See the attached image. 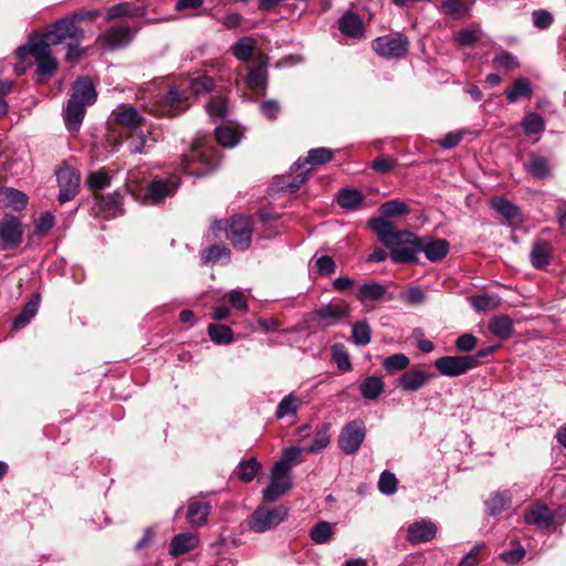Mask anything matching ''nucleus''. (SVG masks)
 Segmentation results:
<instances>
[{
	"mask_svg": "<svg viewBox=\"0 0 566 566\" xmlns=\"http://www.w3.org/2000/svg\"><path fill=\"white\" fill-rule=\"evenodd\" d=\"M98 206L106 211L118 209L123 203V196L118 191H114L106 196L99 195L95 197Z\"/></svg>",
	"mask_w": 566,
	"mask_h": 566,
	"instance_id": "obj_55",
	"label": "nucleus"
},
{
	"mask_svg": "<svg viewBox=\"0 0 566 566\" xmlns=\"http://www.w3.org/2000/svg\"><path fill=\"white\" fill-rule=\"evenodd\" d=\"M409 358L401 353L390 355L382 360V367L388 373H396L406 369L409 366Z\"/></svg>",
	"mask_w": 566,
	"mask_h": 566,
	"instance_id": "obj_53",
	"label": "nucleus"
},
{
	"mask_svg": "<svg viewBox=\"0 0 566 566\" xmlns=\"http://www.w3.org/2000/svg\"><path fill=\"white\" fill-rule=\"evenodd\" d=\"M525 556V549L522 545L516 544L513 548L504 551L500 554L503 562L510 565H515Z\"/></svg>",
	"mask_w": 566,
	"mask_h": 566,
	"instance_id": "obj_62",
	"label": "nucleus"
},
{
	"mask_svg": "<svg viewBox=\"0 0 566 566\" xmlns=\"http://www.w3.org/2000/svg\"><path fill=\"white\" fill-rule=\"evenodd\" d=\"M527 524L536 525L539 528H547L554 521L553 512L544 504H536L524 513Z\"/></svg>",
	"mask_w": 566,
	"mask_h": 566,
	"instance_id": "obj_23",
	"label": "nucleus"
},
{
	"mask_svg": "<svg viewBox=\"0 0 566 566\" xmlns=\"http://www.w3.org/2000/svg\"><path fill=\"white\" fill-rule=\"evenodd\" d=\"M256 46V41L252 36L240 38L231 48L232 54L242 62H248Z\"/></svg>",
	"mask_w": 566,
	"mask_h": 566,
	"instance_id": "obj_36",
	"label": "nucleus"
},
{
	"mask_svg": "<svg viewBox=\"0 0 566 566\" xmlns=\"http://www.w3.org/2000/svg\"><path fill=\"white\" fill-rule=\"evenodd\" d=\"M40 306V297L34 296L30 300L21 311V313L13 319L12 329L19 331L30 324L31 319L36 315Z\"/></svg>",
	"mask_w": 566,
	"mask_h": 566,
	"instance_id": "obj_34",
	"label": "nucleus"
},
{
	"mask_svg": "<svg viewBox=\"0 0 566 566\" xmlns=\"http://www.w3.org/2000/svg\"><path fill=\"white\" fill-rule=\"evenodd\" d=\"M401 298L407 304L418 305L424 302L426 293L420 286H415L403 292Z\"/></svg>",
	"mask_w": 566,
	"mask_h": 566,
	"instance_id": "obj_64",
	"label": "nucleus"
},
{
	"mask_svg": "<svg viewBox=\"0 0 566 566\" xmlns=\"http://www.w3.org/2000/svg\"><path fill=\"white\" fill-rule=\"evenodd\" d=\"M261 470V463L255 458L243 460L239 463L235 475L242 482H251Z\"/></svg>",
	"mask_w": 566,
	"mask_h": 566,
	"instance_id": "obj_39",
	"label": "nucleus"
},
{
	"mask_svg": "<svg viewBox=\"0 0 566 566\" xmlns=\"http://www.w3.org/2000/svg\"><path fill=\"white\" fill-rule=\"evenodd\" d=\"M311 169L312 168L310 167L295 170L292 166L291 171L283 176L276 177L275 182L281 190L294 192L305 182Z\"/></svg>",
	"mask_w": 566,
	"mask_h": 566,
	"instance_id": "obj_22",
	"label": "nucleus"
},
{
	"mask_svg": "<svg viewBox=\"0 0 566 566\" xmlns=\"http://www.w3.org/2000/svg\"><path fill=\"white\" fill-rule=\"evenodd\" d=\"M302 449L298 447H290L282 451L281 458L274 464H282V470L286 469L292 473V468L301 462Z\"/></svg>",
	"mask_w": 566,
	"mask_h": 566,
	"instance_id": "obj_48",
	"label": "nucleus"
},
{
	"mask_svg": "<svg viewBox=\"0 0 566 566\" xmlns=\"http://www.w3.org/2000/svg\"><path fill=\"white\" fill-rule=\"evenodd\" d=\"M334 151L326 147L311 149L305 158H298L293 164V169L307 168L306 165L318 166L324 165L333 159Z\"/></svg>",
	"mask_w": 566,
	"mask_h": 566,
	"instance_id": "obj_25",
	"label": "nucleus"
},
{
	"mask_svg": "<svg viewBox=\"0 0 566 566\" xmlns=\"http://www.w3.org/2000/svg\"><path fill=\"white\" fill-rule=\"evenodd\" d=\"M56 178L60 187L57 197L60 203L71 201L78 190L81 180L78 171L65 165L56 170Z\"/></svg>",
	"mask_w": 566,
	"mask_h": 566,
	"instance_id": "obj_13",
	"label": "nucleus"
},
{
	"mask_svg": "<svg viewBox=\"0 0 566 566\" xmlns=\"http://www.w3.org/2000/svg\"><path fill=\"white\" fill-rule=\"evenodd\" d=\"M97 94L88 77L78 78L73 85V94L63 112L65 127L69 132H77L85 116L86 105L96 101Z\"/></svg>",
	"mask_w": 566,
	"mask_h": 566,
	"instance_id": "obj_3",
	"label": "nucleus"
},
{
	"mask_svg": "<svg viewBox=\"0 0 566 566\" xmlns=\"http://www.w3.org/2000/svg\"><path fill=\"white\" fill-rule=\"evenodd\" d=\"M289 510L285 506H259L251 514L248 524L255 533H264L279 526L287 516Z\"/></svg>",
	"mask_w": 566,
	"mask_h": 566,
	"instance_id": "obj_5",
	"label": "nucleus"
},
{
	"mask_svg": "<svg viewBox=\"0 0 566 566\" xmlns=\"http://www.w3.org/2000/svg\"><path fill=\"white\" fill-rule=\"evenodd\" d=\"M431 377L424 369H411L399 377L398 384L403 391L412 392L424 387Z\"/></svg>",
	"mask_w": 566,
	"mask_h": 566,
	"instance_id": "obj_18",
	"label": "nucleus"
},
{
	"mask_svg": "<svg viewBox=\"0 0 566 566\" xmlns=\"http://www.w3.org/2000/svg\"><path fill=\"white\" fill-rule=\"evenodd\" d=\"M387 294V286L376 281L361 284L356 291V297L361 303L382 300Z\"/></svg>",
	"mask_w": 566,
	"mask_h": 566,
	"instance_id": "obj_30",
	"label": "nucleus"
},
{
	"mask_svg": "<svg viewBox=\"0 0 566 566\" xmlns=\"http://www.w3.org/2000/svg\"><path fill=\"white\" fill-rule=\"evenodd\" d=\"M488 328L495 337L506 340L514 333V323L507 315H496L490 319Z\"/></svg>",
	"mask_w": 566,
	"mask_h": 566,
	"instance_id": "obj_28",
	"label": "nucleus"
},
{
	"mask_svg": "<svg viewBox=\"0 0 566 566\" xmlns=\"http://www.w3.org/2000/svg\"><path fill=\"white\" fill-rule=\"evenodd\" d=\"M214 87V81L212 77L207 75H201L198 77H195L190 82V90L193 94L200 95L209 93Z\"/></svg>",
	"mask_w": 566,
	"mask_h": 566,
	"instance_id": "obj_57",
	"label": "nucleus"
},
{
	"mask_svg": "<svg viewBox=\"0 0 566 566\" xmlns=\"http://www.w3.org/2000/svg\"><path fill=\"white\" fill-rule=\"evenodd\" d=\"M206 109L212 119H214V120L223 119L228 113L227 99L221 96L212 97L207 103Z\"/></svg>",
	"mask_w": 566,
	"mask_h": 566,
	"instance_id": "obj_50",
	"label": "nucleus"
},
{
	"mask_svg": "<svg viewBox=\"0 0 566 566\" xmlns=\"http://www.w3.org/2000/svg\"><path fill=\"white\" fill-rule=\"evenodd\" d=\"M525 170L536 179H546L551 176V166L543 156H533L531 160L524 164Z\"/></svg>",
	"mask_w": 566,
	"mask_h": 566,
	"instance_id": "obj_37",
	"label": "nucleus"
},
{
	"mask_svg": "<svg viewBox=\"0 0 566 566\" xmlns=\"http://www.w3.org/2000/svg\"><path fill=\"white\" fill-rule=\"evenodd\" d=\"M511 494L509 491H500L493 493L486 501L490 514L495 515L504 511L511 504Z\"/></svg>",
	"mask_w": 566,
	"mask_h": 566,
	"instance_id": "obj_40",
	"label": "nucleus"
},
{
	"mask_svg": "<svg viewBox=\"0 0 566 566\" xmlns=\"http://www.w3.org/2000/svg\"><path fill=\"white\" fill-rule=\"evenodd\" d=\"M385 382L380 377L369 376L359 385V392L366 400H377L384 392Z\"/></svg>",
	"mask_w": 566,
	"mask_h": 566,
	"instance_id": "obj_31",
	"label": "nucleus"
},
{
	"mask_svg": "<svg viewBox=\"0 0 566 566\" xmlns=\"http://www.w3.org/2000/svg\"><path fill=\"white\" fill-rule=\"evenodd\" d=\"M333 360L337 365V367L343 371H348L352 369V363L349 360V356L347 352L340 345L333 346L332 352Z\"/></svg>",
	"mask_w": 566,
	"mask_h": 566,
	"instance_id": "obj_59",
	"label": "nucleus"
},
{
	"mask_svg": "<svg viewBox=\"0 0 566 566\" xmlns=\"http://www.w3.org/2000/svg\"><path fill=\"white\" fill-rule=\"evenodd\" d=\"M32 56L36 63V75L50 77L57 70V62L52 55V48L44 43L34 44Z\"/></svg>",
	"mask_w": 566,
	"mask_h": 566,
	"instance_id": "obj_14",
	"label": "nucleus"
},
{
	"mask_svg": "<svg viewBox=\"0 0 566 566\" xmlns=\"http://www.w3.org/2000/svg\"><path fill=\"white\" fill-rule=\"evenodd\" d=\"M109 181L111 179L104 170L91 172L87 177V185L93 190H101L108 187Z\"/></svg>",
	"mask_w": 566,
	"mask_h": 566,
	"instance_id": "obj_60",
	"label": "nucleus"
},
{
	"mask_svg": "<svg viewBox=\"0 0 566 566\" xmlns=\"http://www.w3.org/2000/svg\"><path fill=\"white\" fill-rule=\"evenodd\" d=\"M230 250L224 245H212L206 249L202 253V260L205 262L217 263L222 259H229Z\"/></svg>",
	"mask_w": 566,
	"mask_h": 566,
	"instance_id": "obj_56",
	"label": "nucleus"
},
{
	"mask_svg": "<svg viewBox=\"0 0 566 566\" xmlns=\"http://www.w3.org/2000/svg\"><path fill=\"white\" fill-rule=\"evenodd\" d=\"M491 207L509 223H520L523 220L520 208L507 199L494 197Z\"/></svg>",
	"mask_w": 566,
	"mask_h": 566,
	"instance_id": "obj_26",
	"label": "nucleus"
},
{
	"mask_svg": "<svg viewBox=\"0 0 566 566\" xmlns=\"http://www.w3.org/2000/svg\"><path fill=\"white\" fill-rule=\"evenodd\" d=\"M333 534V525L329 522L321 521L311 528L310 537L315 544H325L332 538Z\"/></svg>",
	"mask_w": 566,
	"mask_h": 566,
	"instance_id": "obj_44",
	"label": "nucleus"
},
{
	"mask_svg": "<svg viewBox=\"0 0 566 566\" xmlns=\"http://www.w3.org/2000/svg\"><path fill=\"white\" fill-rule=\"evenodd\" d=\"M437 526L433 522L421 520L408 527L407 539L413 545L430 542L436 537Z\"/></svg>",
	"mask_w": 566,
	"mask_h": 566,
	"instance_id": "obj_17",
	"label": "nucleus"
},
{
	"mask_svg": "<svg viewBox=\"0 0 566 566\" xmlns=\"http://www.w3.org/2000/svg\"><path fill=\"white\" fill-rule=\"evenodd\" d=\"M338 28L342 34L353 39H359L364 34L363 20L353 11H348L342 15L338 21Z\"/></svg>",
	"mask_w": 566,
	"mask_h": 566,
	"instance_id": "obj_24",
	"label": "nucleus"
},
{
	"mask_svg": "<svg viewBox=\"0 0 566 566\" xmlns=\"http://www.w3.org/2000/svg\"><path fill=\"white\" fill-rule=\"evenodd\" d=\"M179 186V180L176 177L167 179H155L146 188L143 196V205H156L161 202L165 198L171 197Z\"/></svg>",
	"mask_w": 566,
	"mask_h": 566,
	"instance_id": "obj_11",
	"label": "nucleus"
},
{
	"mask_svg": "<svg viewBox=\"0 0 566 566\" xmlns=\"http://www.w3.org/2000/svg\"><path fill=\"white\" fill-rule=\"evenodd\" d=\"M214 135L217 142L223 147L232 148L240 142L239 133L228 126L216 127Z\"/></svg>",
	"mask_w": 566,
	"mask_h": 566,
	"instance_id": "obj_45",
	"label": "nucleus"
},
{
	"mask_svg": "<svg viewBox=\"0 0 566 566\" xmlns=\"http://www.w3.org/2000/svg\"><path fill=\"white\" fill-rule=\"evenodd\" d=\"M397 167V160L389 156H380L371 161V168L379 174H388Z\"/></svg>",
	"mask_w": 566,
	"mask_h": 566,
	"instance_id": "obj_61",
	"label": "nucleus"
},
{
	"mask_svg": "<svg viewBox=\"0 0 566 566\" xmlns=\"http://www.w3.org/2000/svg\"><path fill=\"white\" fill-rule=\"evenodd\" d=\"M39 38L42 43L52 48L67 40L81 42L84 38V30L74 23V19L67 17L54 22L50 30L43 34H39Z\"/></svg>",
	"mask_w": 566,
	"mask_h": 566,
	"instance_id": "obj_4",
	"label": "nucleus"
},
{
	"mask_svg": "<svg viewBox=\"0 0 566 566\" xmlns=\"http://www.w3.org/2000/svg\"><path fill=\"white\" fill-rule=\"evenodd\" d=\"M482 30L479 27L463 28L455 35L454 41L459 46H470L480 41Z\"/></svg>",
	"mask_w": 566,
	"mask_h": 566,
	"instance_id": "obj_49",
	"label": "nucleus"
},
{
	"mask_svg": "<svg viewBox=\"0 0 566 566\" xmlns=\"http://www.w3.org/2000/svg\"><path fill=\"white\" fill-rule=\"evenodd\" d=\"M195 160H199L207 165L213 166L210 161L209 155L206 153V150L202 149V146L200 143H195L191 148V154L182 157L181 167H182L184 172H187L189 175H195V176H201L202 172L188 171V164L190 161H195Z\"/></svg>",
	"mask_w": 566,
	"mask_h": 566,
	"instance_id": "obj_38",
	"label": "nucleus"
},
{
	"mask_svg": "<svg viewBox=\"0 0 566 566\" xmlns=\"http://www.w3.org/2000/svg\"><path fill=\"white\" fill-rule=\"evenodd\" d=\"M449 251V242L444 239L432 240L428 243L422 242L421 252H423L431 262L441 261Z\"/></svg>",
	"mask_w": 566,
	"mask_h": 566,
	"instance_id": "obj_35",
	"label": "nucleus"
},
{
	"mask_svg": "<svg viewBox=\"0 0 566 566\" xmlns=\"http://www.w3.org/2000/svg\"><path fill=\"white\" fill-rule=\"evenodd\" d=\"M442 10L449 17H455L461 13L469 14L470 12V9L459 0H444L442 2Z\"/></svg>",
	"mask_w": 566,
	"mask_h": 566,
	"instance_id": "obj_63",
	"label": "nucleus"
},
{
	"mask_svg": "<svg viewBox=\"0 0 566 566\" xmlns=\"http://www.w3.org/2000/svg\"><path fill=\"white\" fill-rule=\"evenodd\" d=\"M398 488V480L396 475L385 470L381 472L379 480H378V490L384 495H392L397 492Z\"/></svg>",
	"mask_w": 566,
	"mask_h": 566,
	"instance_id": "obj_54",
	"label": "nucleus"
},
{
	"mask_svg": "<svg viewBox=\"0 0 566 566\" xmlns=\"http://www.w3.org/2000/svg\"><path fill=\"white\" fill-rule=\"evenodd\" d=\"M139 14V9L132 8L128 2H122L108 8L105 20L112 21L114 19L124 17H137Z\"/></svg>",
	"mask_w": 566,
	"mask_h": 566,
	"instance_id": "obj_51",
	"label": "nucleus"
},
{
	"mask_svg": "<svg viewBox=\"0 0 566 566\" xmlns=\"http://www.w3.org/2000/svg\"><path fill=\"white\" fill-rule=\"evenodd\" d=\"M23 238V226L13 214H4L0 220V242L2 249H15Z\"/></svg>",
	"mask_w": 566,
	"mask_h": 566,
	"instance_id": "obj_12",
	"label": "nucleus"
},
{
	"mask_svg": "<svg viewBox=\"0 0 566 566\" xmlns=\"http://www.w3.org/2000/svg\"><path fill=\"white\" fill-rule=\"evenodd\" d=\"M138 98L144 108L156 116H177L189 107L187 93L170 85L165 78L145 83Z\"/></svg>",
	"mask_w": 566,
	"mask_h": 566,
	"instance_id": "obj_1",
	"label": "nucleus"
},
{
	"mask_svg": "<svg viewBox=\"0 0 566 566\" xmlns=\"http://www.w3.org/2000/svg\"><path fill=\"white\" fill-rule=\"evenodd\" d=\"M437 370L446 377H459L478 367L476 357L469 355L442 356L434 361Z\"/></svg>",
	"mask_w": 566,
	"mask_h": 566,
	"instance_id": "obj_6",
	"label": "nucleus"
},
{
	"mask_svg": "<svg viewBox=\"0 0 566 566\" xmlns=\"http://www.w3.org/2000/svg\"><path fill=\"white\" fill-rule=\"evenodd\" d=\"M211 506L207 502H190L187 511V522L192 527H201L207 524Z\"/></svg>",
	"mask_w": 566,
	"mask_h": 566,
	"instance_id": "obj_27",
	"label": "nucleus"
},
{
	"mask_svg": "<svg viewBox=\"0 0 566 566\" xmlns=\"http://www.w3.org/2000/svg\"><path fill=\"white\" fill-rule=\"evenodd\" d=\"M409 48L408 38L402 33L378 36L373 42V49L385 59H399Z\"/></svg>",
	"mask_w": 566,
	"mask_h": 566,
	"instance_id": "obj_9",
	"label": "nucleus"
},
{
	"mask_svg": "<svg viewBox=\"0 0 566 566\" xmlns=\"http://www.w3.org/2000/svg\"><path fill=\"white\" fill-rule=\"evenodd\" d=\"M366 437L365 424L360 420H353L344 426L338 437V447L345 454L356 453Z\"/></svg>",
	"mask_w": 566,
	"mask_h": 566,
	"instance_id": "obj_10",
	"label": "nucleus"
},
{
	"mask_svg": "<svg viewBox=\"0 0 566 566\" xmlns=\"http://www.w3.org/2000/svg\"><path fill=\"white\" fill-rule=\"evenodd\" d=\"M552 256L553 247L549 241L537 239L533 242L530 260L535 269L542 270L546 268L551 263Z\"/></svg>",
	"mask_w": 566,
	"mask_h": 566,
	"instance_id": "obj_19",
	"label": "nucleus"
},
{
	"mask_svg": "<svg viewBox=\"0 0 566 566\" xmlns=\"http://www.w3.org/2000/svg\"><path fill=\"white\" fill-rule=\"evenodd\" d=\"M198 545L199 537L191 532H185L171 538L168 552L172 557H179L195 549Z\"/></svg>",
	"mask_w": 566,
	"mask_h": 566,
	"instance_id": "obj_20",
	"label": "nucleus"
},
{
	"mask_svg": "<svg viewBox=\"0 0 566 566\" xmlns=\"http://www.w3.org/2000/svg\"><path fill=\"white\" fill-rule=\"evenodd\" d=\"M252 221L249 217L235 216L226 229V235L234 249L244 251L251 244Z\"/></svg>",
	"mask_w": 566,
	"mask_h": 566,
	"instance_id": "obj_7",
	"label": "nucleus"
},
{
	"mask_svg": "<svg viewBox=\"0 0 566 566\" xmlns=\"http://www.w3.org/2000/svg\"><path fill=\"white\" fill-rule=\"evenodd\" d=\"M379 211L382 214L381 218H384L386 220V218H392V217L408 214L410 210H409V207L405 202H402L398 199H394V200L384 202L380 206Z\"/></svg>",
	"mask_w": 566,
	"mask_h": 566,
	"instance_id": "obj_47",
	"label": "nucleus"
},
{
	"mask_svg": "<svg viewBox=\"0 0 566 566\" xmlns=\"http://www.w3.org/2000/svg\"><path fill=\"white\" fill-rule=\"evenodd\" d=\"M136 30L127 25L112 27L98 35V41L111 49L127 45L134 38Z\"/></svg>",
	"mask_w": 566,
	"mask_h": 566,
	"instance_id": "obj_16",
	"label": "nucleus"
},
{
	"mask_svg": "<svg viewBox=\"0 0 566 566\" xmlns=\"http://www.w3.org/2000/svg\"><path fill=\"white\" fill-rule=\"evenodd\" d=\"M347 314L348 311L346 307L328 303L315 308L312 313V319L316 322L319 327L324 328L335 325L347 316Z\"/></svg>",
	"mask_w": 566,
	"mask_h": 566,
	"instance_id": "obj_15",
	"label": "nucleus"
},
{
	"mask_svg": "<svg viewBox=\"0 0 566 566\" xmlns=\"http://www.w3.org/2000/svg\"><path fill=\"white\" fill-rule=\"evenodd\" d=\"M303 406V400L301 397L292 391L279 402L276 410H275V417L281 420L287 417H296L298 410Z\"/></svg>",
	"mask_w": 566,
	"mask_h": 566,
	"instance_id": "obj_29",
	"label": "nucleus"
},
{
	"mask_svg": "<svg viewBox=\"0 0 566 566\" xmlns=\"http://www.w3.org/2000/svg\"><path fill=\"white\" fill-rule=\"evenodd\" d=\"M293 486L291 473L286 469L282 470V464H273L271 469V479L269 485L262 492V499L266 503H272L280 496L287 493Z\"/></svg>",
	"mask_w": 566,
	"mask_h": 566,
	"instance_id": "obj_8",
	"label": "nucleus"
},
{
	"mask_svg": "<svg viewBox=\"0 0 566 566\" xmlns=\"http://www.w3.org/2000/svg\"><path fill=\"white\" fill-rule=\"evenodd\" d=\"M113 119L128 128L130 132L136 133L145 123L143 115L134 107H123L112 113Z\"/></svg>",
	"mask_w": 566,
	"mask_h": 566,
	"instance_id": "obj_21",
	"label": "nucleus"
},
{
	"mask_svg": "<svg viewBox=\"0 0 566 566\" xmlns=\"http://www.w3.org/2000/svg\"><path fill=\"white\" fill-rule=\"evenodd\" d=\"M364 197L361 192L357 189L344 188L338 192L337 196L338 205L345 209L357 208L361 203Z\"/></svg>",
	"mask_w": 566,
	"mask_h": 566,
	"instance_id": "obj_43",
	"label": "nucleus"
},
{
	"mask_svg": "<svg viewBox=\"0 0 566 566\" xmlns=\"http://www.w3.org/2000/svg\"><path fill=\"white\" fill-rule=\"evenodd\" d=\"M268 72L264 65H258L250 70L247 76V85L251 90H263L266 86Z\"/></svg>",
	"mask_w": 566,
	"mask_h": 566,
	"instance_id": "obj_46",
	"label": "nucleus"
},
{
	"mask_svg": "<svg viewBox=\"0 0 566 566\" xmlns=\"http://www.w3.org/2000/svg\"><path fill=\"white\" fill-rule=\"evenodd\" d=\"M371 329L366 321H360L353 326L352 340L357 346H364L370 343Z\"/></svg>",
	"mask_w": 566,
	"mask_h": 566,
	"instance_id": "obj_52",
	"label": "nucleus"
},
{
	"mask_svg": "<svg viewBox=\"0 0 566 566\" xmlns=\"http://www.w3.org/2000/svg\"><path fill=\"white\" fill-rule=\"evenodd\" d=\"M504 94L510 103H515L522 97H531L533 88L527 78L517 77L514 80L512 86L505 90Z\"/></svg>",
	"mask_w": 566,
	"mask_h": 566,
	"instance_id": "obj_33",
	"label": "nucleus"
},
{
	"mask_svg": "<svg viewBox=\"0 0 566 566\" xmlns=\"http://www.w3.org/2000/svg\"><path fill=\"white\" fill-rule=\"evenodd\" d=\"M370 229L390 251V258L396 263H416L417 254L421 252L422 241L407 230H395L394 224L384 218L369 220Z\"/></svg>",
	"mask_w": 566,
	"mask_h": 566,
	"instance_id": "obj_2",
	"label": "nucleus"
},
{
	"mask_svg": "<svg viewBox=\"0 0 566 566\" xmlns=\"http://www.w3.org/2000/svg\"><path fill=\"white\" fill-rule=\"evenodd\" d=\"M521 126L525 135H535L545 129V122L539 114L531 112L522 118Z\"/></svg>",
	"mask_w": 566,
	"mask_h": 566,
	"instance_id": "obj_41",
	"label": "nucleus"
},
{
	"mask_svg": "<svg viewBox=\"0 0 566 566\" xmlns=\"http://www.w3.org/2000/svg\"><path fill=\"white\" fill-rule=\"evenodd\" d=\"M55 224V217L51 212L42 213L34 221V233L36 235H45Z\"/></svg>",
	"mask_w": 566,
	"mask_h": 566,
	"instance_id": "obj_58",
	"label": "nucleus"
},
{
	"mask_svg": "<svg viewBox=\"0 0 566 566\" xmlns=\"http://www.w3.org/2000/svg\"><path fill=\"white\" fill-rule=\"evenodd\" d=\"M0 196L8 207L17 211L23 210L29 202V198L24 192L12 187L1 188Z\"/></svg>",
	"mask_w": 566,
	"mask_h": 566,
	"instance_id": "obj_32",
	"label": "nucleus"
},
{
	"mask_svg": "<svg viewBox=\"0 0 566 566\" xmlns=\"http://www.w3.org/2000/svg\"><path fill=\"white\" fill-rule=\"evenodd\" d=\"M208 334L210 339L216 344H230L233 340V332L227 325L209 324Z\"/></svg>",
	"mask_w": 566,
	"mask_h": 566,
	"instance_id": "obj_42",
	"label": "nucleus"
}]
</instances>
